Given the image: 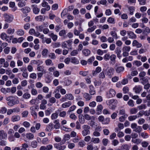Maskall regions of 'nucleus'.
<instances>
[{
	"label": "nucleus",
	"instance_id": "f257e3e1",
	"mask_svg": "<svg viewBox=\"0 0 150 150\" xmlns=\"http://www.w3.org/2000/svg\"><path fill=\"white\" fill-rule=\"evenodd\" d=\"M14 98L13 96H9L6 97V101H8L7 105L10 107H12L14 105L18 103L19 101H14V100L13 98Z\"/></svg>",
	"mask_w": 150,
	"mask_h": 150
},
{
	"label": "nucleus",
	"instance_id": "f03ea898",
	"mask_svg": "<svg viewBox=\"0 0 150 150\" xmlns=\"http://www.w3.org/2000/svg\"><path fill=\"white\" fill-rule=\"evenodd\" d=\"M82 127L83 130L82 131L81 134L83 136H86L90 134V131L89 129L90 127L89 125H83Z\"/></svg>",
	"mask_w": 150,
	"mask_h": 150
},
{
	"label": "nucleus",
	"instance_id": "7ed1b4c3",
	"mask_svg": "<svg viewBox=\"0 0 150 150\" xmlns=\"http://www.w3.org/2000/svg\"><path fill=\"white\" fill-rule=\"evenodd\" d=\"M108 105L110 109L114 110L115 108L118 103V101L116 99H112L108 101Z\"/></svg>",
	"mask_w": 150,
	"mask_h": 150
},
{
	"label": "nucleus",
	"instance_id": "20e7f679",
	"mask_svg": "<svg viewBox=\"0 0 150 150\" xmlns=\"http://www.w3.org/2000/svg\"><path fill=\"white\" fill-rule=\"evenodd\" d=\"M131 127L133 129V131L134 132L138 133H140L142 130L141 127L139 126H137V124L135 123L131 124Z\"/></svg>",
	"mask_w": 150,
	"mask_h": 150
},
{
	"label": "nucleus",
	"instance_id": "39448f33",
	"mask_svg": "<svg viewBox=\"0 0 150 150\" xmlns=\"http://www.w3.org/2000/svg\"><path fill=\"white\" fill-rule=\"evenodd\" d=\"M3 16L5 19V21L8 23L12 22L14 19V16L11 14L5 13L3 15Z\"/></svg>",
	"mask_w": 150,
	"mask_h": 150
},
{
	"label": "nucleus",
	"instance_id": "423d86ee",
	"mask_svg": "<svg viewBox=\"0 0 150 150\" xmlns=\"http://www.w3.org/2000/svg\"><path fill=\"white\" fill-rule=\"evenodd\" d=\"M53 145L54 147L58 150H64L66 148L65 145H62L59 143L54 144Z\"/></svg>",
	"mask_w": 150,
	"mask_h": 150
},
{
	"label": "nucleus",
	"instance_id": "0eeeda50",
	"mask_svg": "<svg viewBox=\"0 0 150 150\" xmlns=\"http://www.w3.org/2000/svg\"><path fill=\"white\" fill-rule=\"evenodd\" d=\"M60 91V92L62 95H64L66 93V90L62 88V86H57L54 92L55 93L58 92L59 91Z\"/></svg>",
	"mask_w": 150,
	"mask_h": 150
},
{
	"label": "nucleus",
	"instance_id": "6e6552de",
	"mask_svg": "<svg viewBox=\"0 0 150 150\" xmlns=\"http://www.w3.org/2000/svg\"><path fill=\"white\" fill-rule=\"evenodd\" d=\"M90 94L88 93H83V96L84 98L85 99L86 101H89L92 98V96Z\"/></svg>",
	"mask_w": 150,
	"mask_h": 150
},
{
	"label": "nucleus",
	"instance_id": "1a4fd4ad",
	"mask_svg": "<svg viewBox=\"0 0 150 150\" xmlns=\"http://www.w3.org/2000/svg\"><path fill=\"white\" fill-rule=\"evenodd\" d=\"M7 137V134L4 130H0V139H5Z\"/></svg>",
	"mask_w": 150,
	"mask_h": 150
},
{
	"label": "nucleus",
	"instance_id": "9d476101",
	"mask_svg": "<svg viewBox=\"0 0 150 150\" xmlns=\"http://www.w3.org/2000/svg\"><path fill=\"white\" fill-rule=\"evenodd\" d=\"M31 7L32 8L33 13L35 14H38L40 12V9L38 8L36 5L33 4L32 5Z\"/></svg>",
	"mask_w": 150,
	"mask_h": 150
},
{
	"label": "nucleus",
	"instance_id": "9b49d317",
	"mask_svg": "<svg viewBox=\"0 0 150 150\" xmlns=\"http://www.w3.org/2000/svg\"><path fill=\"white\" fill-rule=\"evenodd\" d=\"M104 71H106V74L107 75L110 76L113 74V72H114V69L110 67L105 70Z\"/></svg>",
	"mask_w": 150,
	"mask_h": 150
},
{
	"label": "nucleus",
	"instance_id": "f8f14e48",
	"mask_svg": "<svg viewBox=\"0 0 150 150\" xmlns=\"http://www.w3.org/2000/svg\"><path fill=\"white\" fill-rule=\"evenodd\" d=\"M142 87L140 85L136 86L133 89V90L136 93H139L141 91Z\"/></svg>",
	"mask_w": 150,
	"mask_h": 150
},
{
	"label": "nucleus",
	"instance_id": "ddd939ff",
	"mask_svg": "<svg viewBox=\"0 0 150 150\" xmlns=\"http://www.w3.org/2000/svg\"><path fill=\"white\" fill-rule=\"evenodd\" d=\"M102 69L101 67H97L95 70L92 71V74L93 76H96L98 74L100 73Z\"/></svg>",
	"mask_w": 150,
	"mask_h": 150
},
{
	"label": "nucleus",
	"instance_id": "4468645a",
	"mask_svg": "<svg viewBox=\"0 0 150 150\" xmlns=\"http://www.w3.org/2000/svg\"><path fill=\"white\" fill-rule=\"evenodd\" d=\"M37 109V107L32 106L30 107V109L31 110V113L32 115L36 117L37 116V113L35 112L36 110Z\"/></svg>",
	"mask_w": 150,
	"mask_h": 150
},
{
	"label": "nucleus",
	"instance_id": "2eb2a0df",
	"mask_svg": "<svg viewBox=\"0 0 150 150\" xmlns=\"http://www.w3.org/2000/svg\"><path fill=\"white\" fill-rule=\"evenodd\" d=\"M89 93L91 95H94L96 93V90L95 88L92 85L89 86Z\"/></svg>",
	"mask_w": 150,
	"mask_h": 150
},
{
	"label": "nucleus",
	"instance_id": "dca6fc26",
	"mask_svg": "<svg viewBox=\"0 0 150 150\" xmlns=\"http://www.w3.org/2000/svg\"><path fill=\"white\" fill-rule=\"evenodd\" d=\"M127 34L130 38L135 39L137 38L136 35L132 31H127Z\"/></svg>",
	"mask_w": 150,
	"mask_h": 150
},
{
	"label": "nucleus",
	"instance_id": "f3484780",
	"mask_svg": "<svg viewBox=\"0 0 150 150\" xmlns=\"http://www.w3.org/2000/svg\"><path fill=\"white\" fill-rule=\"evenodd\" d=\"M45 17L44 16L39 15L35 17V20L37 21H42L45 19Z\"/></svg>",
	"mask_w": 150,
	"mask_h": 150
},
{
	"label": "nucleus",
	"instance_id": "a211bd4d",
	"mask_svg": "<svg viewBox=\"0 0 150 150\" xmlns=\"http://www.w3.org/2000/svg\"><path fill=\"white\" fill-rule=\"evenodd\" d=\"M72 104L71 102L70 101H68L63 103L61 107L63 108H66L69 107Z\"/></svg>",
	"mask_w": 150,
	"mask_h": 150
},
{
	"label": "nucleus",
	"instance_id": "6ab92c4d",
	"mask_svg": "<svg viewBox=\"0 0 150 150\" xmlns=\"http://www.w3.org/2000/svg\"><path fill=\"white\" fill-rule=\"evenodd\" d=\"M65 96L67 100H73L74 99V96L71 93L66 94Z\"/></svg>",
	"mask_w": 150,
	"mask_h": 150
},
{
	"label": "nucleus",
	"instance_id": "aec40b11",
	"mask_svg": "<svg viewBox=\"0 0 150 150\" xmlns=\"http://www.w3.org/2000/svg\"><path fill=\"white\" fill-rule=\"evenodd\" d=\"M132 45L133 46H136L137 48H139L142 47V44L139 43L137 40H134L132 42Z\"/></svg>",
	"mask_w": 150,
	"mask_h": 150
},
{
	"label": "nucleus",
	"instance_id": "412c9836",
	"mask_svg": "<svg viewBox=\"0 0 150 150\" xmlns=\"http://www.w3.org/2000/svg\"><path fill=\"white\" fill-rule=\"evenodd\" d=\"M21 11L23 13H28L30 11V8L28 6H25L21 9Z\"/></svg>",
	"mask_w": 150,
	"mask_h": 150
},
{
	"label": "nucleus",
	"instance_id": "4be33fe9",
	"mask_svg": "<svg viewBox=\"0 0 150 150\" xmlns=\"http://www.w3.org/2000/svg\"><path fill=\"white\" fill-rule=\"evenodd\" d=\"M21 119L20 116L19 115H13L11 118V121L13 122H15L19 121Z\"/></svg>",
	"mask_w": 150,
	"mask_h": 150
},
{
	"label": "nucleus",
	"instance_id": "5701e85b",
	"mask_svg": "<svg viewBox=\"0 0 150 150\" xmlns=\"http://www.w3.org/2000/svg\"><path fill=\"white\" fill-rule=\"evenodd\" d=\"M116 71L118 73H121L124 70V68L122 66L117 67L115 69Z\"/></svg>",
	"mask_w": 150,
	"mask_h": 150
},
{
	"label": "nucleus",
	"instance_id": "b1692460",
	"mask_svg": "<svg viewBox=\"0 0 150 150\" xmlns=\"http://www.w3.org/2000/svg\"><path fill=\"white\" fill-rule=\"evenodd\" d=\"M53 129V125L52 123H50L47 127L46 130L47 131H50Z\"/></svg>",
	"mask_w": 150,
	"mask_h": 150
},
{
	"label": "nucleus",
	"instance_id": "393cba45",
	"mask_svg": "<svg viewBox=\"0 0 150 150\" xmlns=\"http://www.w3.org/2000/svg\"><path fill=\"white\" fill-rule=\"evenodd\" d=\"M49 35L52 39V40L54 41H56L57 38V35H55L53 33H51L49 34Z\"/></svg>",
	"mask_w": 150,
	"mask_h": 150
},
{
	"label": "nucleus",
	"instance_id": "a878e982",
	"mask_svg": "<svg viewBox=\"0 0 150 150\" xmlns=\"http://www.w3.org/2000/svg\"><path fill=\"white\" fill-rule=\"evenodd\" d=\"M70 138V136L69 134H65L64 135V138L62 141L64 144L66 141L69 140Z\"/></svg>",
	"mask_w": 150,
	"mask_h": 150
},
{
	"label": "nucleus",
	"instance_id": "bb28decb",
	"mask_svg": "<svg viewBox=\"0 0 150 150\" xmlns=\"http://www.w3.org/2000/svg\"><path fill=\"white\" fill-rule=\"evenodd\" d=\"M71 62L75 64H78L79 63V60L75 57H72L71 59Z\"/></svg>",
	"mask_w": 150,
	"mask_h": 150
},
{
	"label": "nucleus",
	"instance_id": "cd10ccee",
	"mask_svg": "<svg viewBox=\"0 0 150 150\" xmlns=\"http://www.w3.org/2000/svg\"><path fill=\"white\" fill-rule=\"evenodd\" d=\"M82 53L84 55L87 56L90 54L91 52L90 50L88 49H84L82 51Z\"/></svg>",
	"mask_w": 150,
	"mask_h": 150
},
{
	"label": "nucleus",
	"instance_id": "c85d7f7f",
	"mask_svg": "<svg viewBox=\"0 0 150 150\" xmlns=\"http://www.w3.org/2000/svg\"><path fill=\"white\" fill-rule=\"evenodd\" d=\"M135 8L133 6H129L128 7V10L129 12V14L131 15H133L134 14V12L135 11Z\"/></svg>",
	"mask_w": 150,
	"mask_h": 150
},
{
	"label": "nucleus",
	"instance_id": "c756f323",
	"mask_svg": "<svg viewBox=\"0 0 150 150\" xmlns=\"http://www.w3.org/2000/svg\"><path fill=\"white\" fill-rule=\"evenodd\" d=\"M91 142L94 144H98L100 142V140L98 138H92Z\"/></svg>",
	"mask_w": 150,
	"mask_h": 150
},
{
	"label": "nucleus",
	"instance_id": "7c9ffc66",
	"mask_svg": "<svg viewBox=\"0 0 150 150\" xmlns=\"http://www.w3.org/2000/svg\"><path fill=\"white\" fill-rule=\"evenodd\" d=\"M31 97L30 94L28 92L25 93L23 94V97L25 99H28L30 98Z\"/></svg>",
	"mask_w": 150,
	"mask_h": 150
},
{
	"label": "nucleus",
	"instance_id": "2f4dec72",
	"mask_svg": "<svg viewBox=\"0 0 150 150\" xmlns=\"http://www.w3.org/2000/svg\"><path fill=\"white\" fill-rule=\"evenodd\" d=\"M50 8V6H48L45 8H42L40 11L41 13L42 14H45L46 11H49Z\"/></svg>",
	"mask_w": 150,
	"mask_h": 150
},
{
	"label": "nucleus",
	"instance_id": "473e14b6",
	"mask_svg": "<svg viewBox=\"0 0 150 150\" xmlns=\"http://www.w3.org/2000/svg\"><path fill=\"white\" fill-rule=\"evenodd\" d=\"M37 69L38 71L45 73V71L44 70V67L43 66H38L37 68Z\"/></svg>",
	"mask_w": 150,
	"mask_h": 150
},
{
	"label": "nucleus",
	"instance_id": "72a5a7b5",
	"mask_svg": "<svg viewBox=\"0 0 150 150\" xmlns=\"http://www.w3.org/2000/svg\"><path fill=\"white\" fill-rule=\"evenodd\" d=\"M84 117L85 119L88 120H90L92 119H93L94 120L95 119V118L94 117V116H91L87 114L85 115L84 116Z\"/></svg>",
	"mask_w": 150,
	"mask_h": 150
},
{
	"label": "nucleus",
	"instance_id": "f704fd0d",
	"mask_svg": "<svg viewBox=\"0 0 150 150\" xmlns=\"http://www.w3.org/2000/svg\"><path fill=\"white\" fill-rule=\"evenodd\" d=\"M25 4L26 3L25 1L22 0L20 2L18 3V6L19 7L21 8L25 6Z\"/></svg>",
	"mask_w": 150,
	"mask_h": 150
},
{
	"label": "nucleus",
	"instance_id": "c9c22d12",
	"mask_svg": "<svg viewBox=\"0 0 150 150\" xmlns=\"http://www.w3.org/2000/svg\"><path fill=\"white\" fill-rule=\"evenodd\" d=\"M137 118V116L136 115H131L128 117V120L130 121L135 120Z\"/></svg>",
	"mask_w": 150,
	"mask_h": 150
},
{
	"label": "nucleus",
	"instance_id": "e433bc0d",
	"mask_svg": "<svg viewBox=\"0 0 150 150\" xmlns=\"http://www.w3.org/2000/svg\"><path fill=\"white\" fill-rule=\"evenodd\" d=\"M129 147L127 144L123 145L121 147V150H129Z\"/></svg>",
	"mask_w": 150,
	"mask_h": 150
},
{
	"label": "nucleus",
	"instance_id": "4c0bfd02",
	"mask_svg": "<svg viewBox=\"0 0 150 150\" xmlns=\"http://www.w3.org/2000/svg\"><path fill=\"white\" fill-rule=\"evenodd\" d=\"M115 91L114 89L112 88L110 89L109 91V94L110 97H112L115 96Z\"/></svg>",
	"mask_w": 150,
	"mask_h": 150
},
{
	"label": "nucleus",
	"instance_id": "58836bf2",
	"mask_svg": "<svg viewBox=\"0 0 150 150\" xmlns=\"http://www.w3.org/2000/svg\"><path fill=\"white\" fill-rule=\"evenodd\" d=\"M132 142L134 144H139L141 142V140L139 139H132Z\"/></svg>",
	"mask_w": 150,
	"mask_h": 150
},
{
	"label": "nucleus",
	"instance_id": "ea45409f",
	"mask_svg": "<svg viewBox=\"0 0 150 150\" xmlns=\"http://www.w3.org/2000/svg\"><path fill=\"white\" fill-rule=\"evenodd\" d=\"M16 34L20 36L23 35L24 33V31L22 29H18L16 32Z\"/></svg>",
	"mask_w": 150,
	"mask_h": 150
},
{
	"label": "nucleus",
	"instance_id": "a19ab883",
	"mask_svg": "<svg viewBox=\"0 0 150 150\" xmlns=\"http://www.w3.org/2000/svg\"><path fill=\"white\" fill-rule=\"evenodd\" d=\"M105 77V74L104 71L103 70L99 74V77L100 79H103Z\"/></svg>",
	"mask_w": 150,
	"mask_h": 150
},
{
	"label": "nucleus",
	"instance_id": "79ce46f5",
	"mask_svg": "<svg viewBox=\"0 0 150 150\" xmlns=\"http://www.w3.org/2000/svg\"><path fill=\"white\" fill-rule=\"evenodd\" d=\"M86 145V143L84 141L81 140L80 141L78 144V145L79 146L83 147L84 146Z\"/></svg>",
	"mask_w": 150,
	"mask_h": 150
},
{
	"label": "nucleus",
	"instance_id": "37998d69",
	"mask_svg": "<svg viewBox=\"0 0 150 150\" xmlns=\"http://www.w3.org/2000/svg\"><path fill=\"white\" fill-rule=\"evenodd\" d=\"M103 109V107L102 105L101 104L98 105L97 107V113L100 114L101 112Z\"/></svg>",
	"mask_w": 150,
	"mask_h": 150
},
{
	"label": "nucleus",
	"instance_id": "c03bdc74",
	"mask_svg": "<svg viewBox=\"0 0 150 150\" xmlns=\"http://www.w3.org/2000/svg\"><path fill=\"white\" fill-rule=\"evenodd\" d=\"M96 25H93L92 27L88 28L87 30V31L89 33H91L94 31L96 28Z\"/></svg>",
	"mask_w": 150,
	"mask_h": 150
},
{
	"label": "nucleus",
	"instance_id": "a18cd8bd",
	"mask_svg": "<svg viewBox=\"0 0 150 150\" xmlns=\"http://www.w3.org/2000/svg\"><path fill=\"white\" fill-rule=\"evenodd\" d=\"M128 116V115H124L120 116L119 118V120L121 122H123L126 118Z\"/></svg>",
	"mask_w": 150,
	"mask_h": 150
},
{
	"label": "nucleus",
	"instance_id": "49530a36",
	"mask_svg": "<svg viewBox=\"0 0 150 150\" xmlns=\"http://www.w3.org/2000/svg\"><path fill=\"white\" fill-rule=\"evenodd\" d=\"M15 31L14 29H12L11 28H8L7 30L6 33L8 34H12Z\"/></svg>",
	"mask_w": 150,
	"mask_h": 150
},
{
	"label": "nucleus",
	"instance_id": "de8ad7c7",
	"mask_svg": "<svg viewBox=\"0 0 150 150\" xmlns=\"http://www.w3.org/2000/svg\"><path fill=\"white\" fill-rule=\"evenodd\" d=\"M58 117V114L56 112L52 113L51 116V118L52 120H54L57 119Z\"/></svg>",
	"mask_w": 150,
	"mask_h": 150
},
{
	"label": "nucleus",
	"instance_id": "09e8293b",
	"mask_svg": "<svg viewBox=\"0 0 150 150\" xmlns=\"http://www.w3.org/2000/svg\"><path fill=\"white\" fill-rule=\"evenodd\" d=\"M133 64L137 67H138L141 66L142 64L140 61L136 60L133 62Z\"/></svg>",
	"mask_w": 150,
	"mask_h": 150
},
{
	"label": "nucleus",
	"instance_id": "8fccbe9b",
	"mask_svg": "<svg viewBox=\"0 0 150 150\" xmlns=\"http://www.w3.org/2000/svg\"><path fill=\"white\" fill-rule=\"evenodd\" d=\"M32 62L33 64H37L38 66L42 63V62L39 60H33Z\"/></svg>",
	"mask_w": 150,
	"mask_h": 150
},
{
	"label": "nucleus",
	"instance_id": "3c124183",
	"mask_svg": "<svg viewBox=\"0 0 150 150\" xmlns=\"http://www.w3.org/2000/svg\"><path fill=\"white\" fill-rule=\"evenodd\" d=\"M116 58V56L115 54H112L110 56V60L114 63L115 62V59Z\"/></svg>",
	"mask_w": 150,
	"mask_h": 150
},
{
	"label": "nucleus",
	"instance_id": "603ef678",
	"mask_svg": "<svg viewBox=\"0 0 150 150\" xmlns=\"http://www.w3.org/2000/svg\"><path fill=\"white\" fill-rule=\"evenodd\" d=\"M83 29H81V30H78L76 29H74V33L75 35L78 36V35L80 33L83 31Z\"/></svg>",
	"mask_w": 150,
	"mask_h": 150
},
{
	"label": "nucleus",
	"instance_id": "864d4df0",
	"mask_svg": "<svg viewBox=\"0 0 150 150\" xmlns=\"http://www.w3.org/2000/svg\"><path fill=\"white\" fill-rule=\"evenodd\" d=\"M144 33L146 34H148L150 32V29L147 27H146L143 30Z\"/></svg>",
	"mask_w": 150,
	"mask_h": 150
},
{
	"label": "nucleus",
	"instance_id": "5fc2aeb1",
	"mask_svg": "<svg viewBox=\"0 0 150 150\" xmlns=\"http://www.w3.org/2000/svg\"><path fill=\"white\" fill-rule=\"evenodd\" d=\"M131 49V47L129 46H124L122 48V51L129 52Z\"/></svg>",
	"mask_w": 150,
	"mask_h": 150
},
{
	"label": "nucleus",
	"instance_id": "6e6d98bb",
	"mask_svg": "<svg viewBox=\"0 0 150 150\" xmlns=\"http://www.w3.org/2000/svg\"><path fill=\"white\" fill-rule=\"evenodd\" d=\"M34 137V136L33 134L31 133H28L27 134H26V138L29 139H33Z\"/></svg>",
	"mask_w": 150,
	"mask_h": 150
},
{
	"label": "nucleus",
	"instance_id": "4d7b16f0",
	"mask_svg": "<svg viewBox=\"0 0 150 150\" xmlns=\"http://www.w3.org/2000/svg\"><path fill=\"white\" fill-rule=\"evenodd\" d=\"M137 112V109L135 108H132L130 110V113L131 114H135Z\"/></svg>",
	"mask_w": 150,
	"mask_h": 150
},
{
	"label": "nucleus",
	"instance_id": "13d9d810",
	"mask_svg": "<svg viewBox=\"0 0 150 150\" xmlns=\"http://www.w3.org/2000/svg\"><path fill=\"white\" fill-rule=\"evenodd\" d=\"M45 63L46 65L49 66L51 64L52 65H53V64L52 63V61L50 59H47L45 61Z\"/></svg>",
	"mask_w": 150,
	"mask_h": 150
},
{
	"label": "nucleus",
	"instance_id": "bf43d9fd",
	"mask_svg": "<svg viewBox=\"0 0 150 150\" xmlns=\"http://www.w3.org/2000/svg\"><path fill=\"white\" fill-rule=\"evenodd\" d=\"M1 37L2 40H5L8 38V36L5 33H3L1 35Z\"/></svg>",
	"mask_w": 150,
	"mask_h": 150
},
{
	"label": "nucleus",
	"instance_id": "052dcab7",
	"mask_svg": "<svg viewBox=\"0 0 150 150\" xmlns=\"http://www.w3.org/2000/svg\"><path fill=\"white\" fill-rule=\"evenodd\" d=\"M119 114L120 115H127L125 114V109H120L119 111Z\"/></svg>",
	"mask_w": 150,
	"mask_h": 150
},
{
	"label": "nucleus",
	"instance_id": "680f3d73",
	"mask_svg": "<svg viewBox=\"0 0 150 150\" xmlns=\"http://www.w3.org/2000/svg\"><path fill=\"white\" fill-rule=\"evenodd\" d=\"M110 34L115 39L117 38V36L116 33L114 31H112L110 32Z\"/></svg>",
	"mask_w": 150,
	"mask_h": 150
},
{
	"label": "nucleus",
	"instance_id": "e2e57ef3",
	"mask_svg": "<svg viewBox=\"0 0 150 150\" xmlns=\"http://www.w3.org/2000/svg\"><path fill=\"white\" fill-rule=\"evenodd\" d=\"M103 98L101 96H97L96 97V100L97 102H101L103 101Z\"/></svg>",
	"mask_w": 150,
	"mask_h": 150
},
{
	"label": "nucleus",
	"instance_id": "0e129e2a",
	"mask_svg": "<svg viewBox=\"0 0 150 150\" xmlns=\"http://www.w3.org/2000/svg\"><path fill=\"white\" fill-rule=\"evenodd\" d=\"M110 58V55L108 53L105 54L104 56V59L105 61H107L109 60Z\"/></svg>",
	"mask_w": 150,
	"mask_h": 150
},
{
	"label": "nucleus",
	"instance_id": "69168bd1",
	"mask_svg": "<svg viewBox=\"0 0 150 150\" xmlns=\"http://www.w3.org/2000/svg\"><path fill=\"white\" fill-rule=\"evenodd\" d=\"M66 34L65 30L63 29L59 31V35L60 36H64Z\"/></svg>",
	"mask_w": 150,
	"mask_h": 150
},
{
	"label": "nucleus",
	"instance_id": "338daca9",
	"mask_svg": "<svg viewBox=\"0 0 150 150\" xmlns=\"http://www.w3.org/2000/svg\"><path fill=\"white\" fill-rule=\"evenodd\" d=\"M31 146L33 148H36L37 146V142L35 141H32L31 144Z\"/></svg>",
	"mask_w": 150,
	"mask_h": 150
},
{
	"label": "nucleus",
	"instance_id": "774afa93",
	"mask_svg": "<svg viewBox=\"0 0 150 150\" xmlns=\"http://www.w3.org/2000/svg\"><path fill=\"white\" fill-rule=\"evenodd\" d=\"M72 83V81L71 80L68 79L66 80L64 82V83L66 86H68L70 85Z\"/></svg>",
	"mask_w": 150,
	"mask_h": 150
}]
</instances>
